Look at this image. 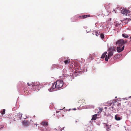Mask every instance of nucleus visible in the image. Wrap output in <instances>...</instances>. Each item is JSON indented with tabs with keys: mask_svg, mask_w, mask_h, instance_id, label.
Here are the masks:
<instances>
[{
	"mask_svg": "<svg viewBox=\"0 0 131 131\" xmlns=\"http://www.w3.org/2000/svg\"><path fill=\"white\" fill-rule=\"evenodd\" d=\"M109 52L107 57V55H106V57L105 59V60L106 61H108V59L110 58L113 54L114 51H116V50L114 49L111 48L109 49Z\"/></svg>",
	"mask_w": 131,
	"mask_h": 131,
	"instance_id": "obj_1",
	"label": "nucleus"
},
{
	"mask_svg": "<svg viewBox=\"0 0 131 131\" xmlns=\"http://www.w3.org/2000/svg\"><path fill=\"white\" fill-rule=\"evenodd\" d=\"M127 41H124L123 40L121 39L117 41L116 45L117 46L123 47V46H124V45L126 44L127 42Z\"/></svg>",
	"mask_w": 131,
	"mask_h": 131,
	"instance_id": "obj_2",
	"label": "nucleus"
},
{
	"mask_svg": "<svg viewBox=\"0 0 131 131\" xmlns=\"http://www.w3.org/2000/svg\"><path fill=\"white\" fill-rule=\"evenodd\" d=\"M55 83L57 86V89L61 88L63 85V81L62 80H57Z\"/></svg>",
	"mask_w": 131,
	"mask_h": 131,
	"instance_id": "obj_3",
	"label": "nucleus"
},
{
	"mask_svg": "<svg viewBox=\"0 0 131 131\" xmlns=\"http://www.w3.org/2000/svg\"><path fill=\"white\" fill-rule=\"evenodd\" d=\"M55 88L57 89V86H56L55 83L54 82L52 84L51 87L48 89V90L50 92H52L53 90Z\"/></svg>",
	"mask_w": 131,
	"mask_h": 131,
	"instance_id": "obj_4",
	"label": "nucleus"
},
{
	"mask_svg": "<svg viewBox=\"0 0 131 131\" xmlns=\"http://www.w3.org/2000/svg\"><path fill=\"white\" fill-rule=\"evenodd\" d=\"M40 124L44 127H47L48 126V123L47 121H42Z\"/></svg>",
	"mask_w": 131,
	"mask_h": 131,
	"instance_id": "obj_5",
	"label": "nucleus"
},
{
	"mask_svg": "<svg viewBox=\"0 0 131 131\" xmlns=\"http://www.w3.org/2000/svg\"><path fill=\"white\" fill-rule=\"evenodd\" d=\"M122 12L123 15L124 14L125 15L127 16V15H129L128 14L129 13V11L126 9H123L122 10Z\"/></svg>",
	"mask_w": 131,
	"mask_h": 131,
	"instance_id": "obj_6",
	"label": "nucleus"
},
{
	"mask_svg": "<svg viewBox=\"0 0 131 131\" xmlns=\"http://www.w3.org/2000/svg\"><path fill=\"white\" fill-rule=\"evenodd\" d=\"M124 46H123V47L120 46H117V50L118 52H120L122 51L124 49Z\"/></svg>",
	"mask_w": 131,
	"mask_h": 131,
	"instance_id": "obj_7",
	"label": "nucleus"
},
{
	"mask_svg": "<svg viewBox=\"0 0 131 131\" xmlns=\"http://www.w3.org/2000/svg\"><path fill=\"white\" fill-rule=\"evenodd\" d=\"M45 128H44L43 127H41L40 128V130L42 131H47L49 130L50 129L49 128L47 127H45Z\"/></svg>",
	"mask_w": 131,
	"mask_h": 131,
	"instance_id": "obj_8",
	"label": "nucleus"
},
{
	"mask_svg": "<svg viewBox=\"0 0 131 131\" xmlns=\"http://www.w3.org/2000/svg\"><path fill=\"white\" fill-rule=\"evenodd\" d=\"M97 114H96L93 115L92 116V118L91 120H95L97 118Z\"/></svg>",
	"mask_w": 131,
	"mask_h": 131,
	"instance_id": "obj_9",
	"label": "nucleus"
},
{
	"mask_svg": "<svg viewBox=\"0 0 131 131\" xmlns=\"http://www.w3.org/2000/svg\"><path fill=\"white\" fill-rule=\"evenodd\" d=\"M115 119L117 121H119L121 119V118L118 116V115H116L115 116Z\"/></svg>",
	"mask_w": 131,
	"mask_h": 131,
	"instance_id": "obj_10",
	"label": "nucleus"
},
{
	"mask_svg": "<svg viewBox=\"0 0 131 131\" xmlns=\"http://www.w3.org/2000/svg\"><path fill=\"white\" fill-rule=\"evenodd\" d=\"M70 62V60L68 59H67L66 60L64 61V63L65 64H68Z\"/></svg>",
	"mask_w": 131,
	"mask_h": 131,
	"instance_id": "obj_11",
	"label": "nucleus"
},
{
	"mask_svg": "<svg viewBox=\"0 0 131 131\" xmlns=\"http://www.w3.org/2000/svg\"><path fill=\"white\" fill-rule=\"evenodd\" d=\"M92 34L93 35H95L96 36H99V34L96 31H93Z\"/></svg>",
	"mask_w": 131,
	"mask_h": 131,
	"instance_id": "obj_12",
	"label": "nucleus"
},
{
	"mask_svg": "<svg viewBox=\"0 0 131 131\" xmlns=\"http://www.w3.org/2000/svg\"><path fill=\"white\" fill-rule=\"evenodd\" d=\"M122 35L123 37L125 38H127L129 37L128 35L127 34L125 33L122 34Z\"/></svg>",
	"mask_w": 131,
	"mask_h": 131,
	"instance_id": "obj_13",
	"label": "nucleus"
},
{
	"mask_svg": "<svg viewBox=\"0 0 131 131\" xmlns=\"http://www.w3.org/2000/svg\"><path fill=\"white\" fill-rule=\"evenodd\" d=\"M107 53V52H105L104 53H103L101 57V58H104L105 56L106 57V54Z\"/></svg>",
	"mask_w": 131,
	"mask_h": 131,
	"instance_id": "obj_14",
	"label": "nucleus"
},
{
	"mask_svg": "<svg viewBox=\"0 0 131 131\" xmlns=\"http://www.w3.org/2000/svg\"><path fill=\"white\" fill-rule=\"evenodd\" d=\"M90 16V15H83L82 16L80 17L81 18H85L86 17H89Z\"/></svg>",
	"mask_w": 131,
	"mask_h": 131,
	"instance_id": "obj_15",
	"label": "nucleus"
},
{
	"mask_svg": "<svg viewBox=\"0 0 131 131\" xmlns=\"http://www.w3.org/2000/svg\"><path fill=\"white\" fill-rule=\"evenodd\" d=\"M18 116H19V119H20L22 117V114L20 113H19V115H18Z\"/></svg>",
	"mask_w": 131,
	"mask_h": 131,
	"instance_id": "obj_16",
	"label": "nucleus"
},
{
	"mask_svg": "<svg viewBox=\"0 0 131 131\" xmlns=\"http://www.w3.org/2000/svg\"><path fill=\"white\" fill-rule=\"evenodd\" d=\"M5 109H4L1 112V114L2 115H3L5 114Z\"/></svg>",
	"mask_w": 131,
	"mask_h": 131,
	"instance_id": "obj_17",
	"label": "nucleus"
},
{
	"mask_svg": "<svg viewBox=\"0 0 131 131\" xmlns=\"http://www.w3.org/2000/svg\"><path fill=\"white\" fill-rule=\"evenodd\" d=\"M106 126V128L107 130V131H109L110 129L109 126H108L107 124H106V126Z\"/></svg>",
	"mask_w": 131,
	"mask_h": 131,
	"instance_id": "obj_18",
	"label": "nucleus"
},
{
	"mask_svg": "<svg viewBox=\"0 0 131 131\" xmlns=\"http://www.w3.org/2000/svg\"><path fill=\"white\" fill-rule=\"evenodd\" d=\"M99 35H100V37L102 39H103L104 38V36L103 34H101Z\"/></svg>",
	"mask_w": 131,
	"mask_h": 131,
	"instance_id": "obj_19",
	"label": "nucleus"
},
{
	"mask_svg": "<svg viewBox=\"0 0 131 131\" xmlns=\"http://www.w3.org/2000/svg\"><path fill=\"white\" fill-rule=\"evenodd\" d=\"M99 109L100 111L97 113H101V112L102 111L103 109L102 108H99Z\"/></svg>",
	"mask_w": 131,
	"mask_h": 131,
	"instance_id": "obj_20",
	"label": "nucleus"
},
{
	"mask_svg": "<svg viewBox=\"0 0 131 131\" xmlns=\"http://www.w3.org/2000/svg\"><path fill=\"white\" fill-rule=\"evenodd\" d=\"M32 86H33V87L34 88H37V85H32Z\"/></svg>",
	"mask_w": 131,
	"mask_h": 131,
	"instance_id": "obj_21",
	"label": "nucleus"
},
{
	"mask_svg": "<svg viewBox=\"0 0 131 131\" xmlns=\"http://www.w3.org/2000/svg\"><path fill=\"white\" fill-rule=\"evenodd\" d=\"M4 127L3 126H1L0 127V129H2Z\"/></svg>",
	"mask_w": 131,
	"mask_h": 131,
	"instance_id": "obj_22",
	"label": "nucleus"
},
{
	"mask_svg": "<svg viewBox=\"0 0 131 131\" xmlns=\"http://www.w3.org/2000/svg\"><path fill=\"white\" fill-rule=\"evenodd\" d=\"M121 105V103H119V104H118L117 105V106H119V105Z\"/></svg>",
	"mask_w": 131,
	"mask_h": 131,
	"instance_id": "obj_23",
	"label": "nucleus"
},
{
	"mask_svg": "<svg viewBox=\"0 0 131 131\" xmlns=\"http://www.w3.org/2000/svg\"><path fill=\"white\" fill-rule=\"evenodd\" d=\"M14 121H16V120L15 119V118H14Z\"/></svg>",
	"mask_w": 131,
	"mask_h": 131,
	"instance_id": "obj_24",
	"label": "nucleus"
},
{
	"mask_svg": "<svg viewBox=\"0 0 131 131\" xmlns=\"http://www.w3.org/2000/svg\"><path fill=\"white\" fill-rule=\"evenodd\" d=\"M114 11L115 12V13H116V12L115 11V10L114 9L113 10V12Z\"/></svg>",
	"mask_w": 131,
	"mask_h": 131,
	"instance_id": "obj_25",
	"label": "nucleus"
},
{
	"mask_svg": "<svg viewBox=\"0 0 131 131\" xmlns=\"http://www.w3.org/2000/svg\"><path fill=\"white\" fill-rule=\"evenodd\" d=\"M58 128H59V129H61V128L60 127H59Z\"/></svg>",
	"mask_w": 131,
	"mask_h": 131,
	"instance_id": "obj_26",
	"label": "nucleus"
},
{
	"mask_svg": "<svg viewBox=\"0 0 131 131\" xmlns=\"http://www.w3.org/2000/svg\"><path fill=\"white\" fill-rule=\"evenodd\" d=\"M27 84L28 85H30L29 84V83H27Z\"/></svg>",
	"mask_w": 131,
	"mask_h": 131,
	"instance_id": "obj_27",
	"label": "nucleus"
},
{
	"mask_svg": "<svg viewBox=\"0 0 131 131\" xmlns=\"http://www.w3.org/2000/svg\"><path fill=\"white\" fill-rule=\"evenodd\" d=\"M71 109H69L68 110L69 111H70V110Z\"/></svg>",
	"mask_w": 131,
	"mask_h": 131,
	"instance_id": "obj_28",
	"label": "nucleus"
},
{
	"mask_svg": "<svg viewBox=\"0 0 131 131\" xmlns=\"http://www.w3.org/2000/svg\"><path fill=\"white\" fill-rule=\"evenodd\" d=\"M111 104H112V103H110V105H111Z\"/></svg>",
	"mask_w": 131,
	"mask_h": 131,
	"instance_id": "obj_29",
	"label": "nucleus"
},
{
	"mask_svg": "<svg viewBox=\"0 0 131 131\" xmlns=\"http://www.w3.org/2000/svg\"><path fill=\"white\" fill-rule=\"evenodd\" d=\"M73 110H76V109L75 108H74L73 109Z\"/></svg>",
	"mask_w": 131,
	"mask_h": 131,
	"instance_id": "obj_30",
	"label": "nucleus"
},
{
	"mask_svg": "<svg viewBox=\"0 0 131 131\" xmlns=\"http://www.w3.org/2000/svg\"><path fill=\"white\" fill-rule=\"evenodd\" d=\"M77 69H78V70L79 69V68H77Z\"/></svg>",
	"mask_w": 131,
	"mask_h": 131,
	"instance_id": "obj_31",
	"label": "nucleus"
},
{
	"mask_svg": "<svg viewBox=\"0 0 131 131\" xmlns=\"http://www.w3.org/2000/svg\"><path fill=\"white\" fill-rule=\"evenodd\" d=\"M26 93H27V92H28L27 91H26Z\"/></svg>",
	"mask_w": 131,
	"mask_h": 131,
	"instance_id": "obj_32",
	"label": "nucleus"
},
{
	"mask_svg": "<svg viewBox=\"0 0 131 131\" xmlns=\"http://www.w3.org/2000/svg\"><path fill=\"white\" fill-rule=\"evenodd\" d=\"M56 129V130H57V129Z\"/></svg>",
	"mask_w": 131,
	"mask_h": 131,
	"instance_id": "obj_33",
	"label": "nucleus"
},
{
	"mask_svg": "<svg viewBox=\"0 0 131 131\" xmlns=\"http://www.w3.org/2000/svg\"><path fill=\"white\" fill-rule=\"evenodd\" d=\"M116 97H115V98H116Z\"/></svg>",
	"mask_w": 131,
	"mask_h": 131,
	"instance_id": "obj_34",
	"label": "nucleus"
}]
</instances>
